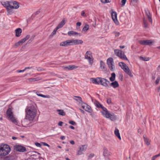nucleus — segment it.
I'll return each mask as SVG.
<instances>
[{"mask_svg": "<svg viewBox=\"0 0 160 160\" xmlns=\"http://www.w3.org/2000/svg\"><path fill=\"white\" fill-rule=\"evenodd\" d=\"M139 0H131V2L134 4H136L138 3Z\"/></svg>", "mask_w": 160, "mask_h": 160, "instance_id": "nucleus-48", "label": "nucleus"}, {"mask_svg": "<svg viewBox=\"0 0 160 160\" xmlns=\"http://www.w3.org/2000/svg\"><path fill=\"white\" fill-rule=\"evenodd\" d=\"M103 154L104 157L109 156L111 155L110 152L106 148H104Z\"/></svg>", "mask_w": 160, "mask_h": 160, "instance_id": "nucleus-23", "label": "nucleus"}, {"mask_svg": "<svg viewBox=\"0 0 160 160\" xmlns=\"http://www.w3.org/2000/svg\"><path fill=\"white\" fill-rule=\"evenodd\" d=\"M66 42L67 46L73 45L72 39L66 40Z\"/></svg>", "mask_w": 160, "mask_h": 160, "instance_id": "nucleus-39", "label": "nucleus"}, {"mask_svg": "<svg viewBox=\"0 0 160 160\" xmlns=\"http://www.w3.org/2000/svg\"><path fill=\"white\" fill-rule=\"evenodd\" d=\"M94 156V154H93L92 153L89 156H88V159H90L92 158Z\"/></svg>", "mask_w": 160, "mask_h": 160, "instance_id": "nucleus-53", "label": "nucleus"}, {"mask_svg": "<svg viewBox=\"0 0 160 160\" xmlns=\"http://www.w3.org/2000/svg\"><path fill=\"white\" fill-rule=\"evenodd\" d=\"M25 71L24 69L23 70H18L16 71V72H17L20 73V72H24Z\"/></svg>", "mask_w": 160, "mask_h": 160, "instance_id": "nucleus-55", "label": "nucleus"}, {"mask_svg": "<svg viewBox=\"0 0 160 160\" xmlns=\"http://www.w3.org/2000/svg\"><path fill=\"white\" fill-rule=\"evenodd\" d=\"M43 145L44 146H48V147H49V145L47 143H45V142H43Z\"/></svg>", "mask_w": 160, "mask_h": 160, "instance_id": "nucleus-63", "label": "nucleus"}, {"mask_svg": "<svg viewBox=\"0 0 160 160\" xmlns=\"http://www.w3.org/2000/svg\"><path fill=\"white\" fill-rule=\"evenodd\" d=\"M57 111L59 112L58 114L60 115L65 116V112L62 110L58 109Z\"/></svg>", "mask_w": 160, "mask_h": 160, "instance_id": "nucleus-35", "label": "nucleus"}, {"mask_svg": "<svg viewBox=\"0 0 160 160\" xmlns=\"http://www.w3.org/2000/svg\"><path fill=\"white\" fill-rule=\"evenodd\" d=\"M30 37V36L27 35L25 38L16 43L14 45V48H17L19 46L22 45L26 41L28 40Z\"/></svg>", "mask_w": 160, "mask_h": 160, "instance_id": "nucleus-7", "label": "nucleus"}, {"mask_svg": "<svg viewBox=\"0 0 160 160\" xmlns=\"http://www.w3.org/2000/svg\"><path fill=\"white\" fill-rule=\"evenodd\" d=\"M81 24V22H77L76 23V25L77 26H80Z\"/></svg>", "mask_w": 160, "mask_h": 160, "instance_id": "nucleus-60", "label": "nucleus"}, {"mask_svg": "<svg viewBox=\"0 0 160 160\" xmlns=\"http://www.w3.org/2000/svg\"><path fill=\"white\" fill-rule=\"evenodd\" d=\"M72 40L73 45L81 44L83 43V41L81 40L72 39Z\"/></svg>", "mask_w": 160, "mask_h": 160, "instance_id": "nucleus-19", "label": "nucleus"}, {"mask_svg": "<svg viewBox=\"0 0 160 160\" xmlns=\"http://www.w3.org/2000/svg\"><path fill=\"white\" fill-rule=\"evenodd\" d=\"M14 148L17 151L21 152H24L26 151V148L21 145H15L14 147Z\"/></svg>", "mask_w": 160, "mask_h": 160, "instance_id": "nucleus-11", "label": "nucleus"}, {"mask_svg": "<svg viewBox=\"0 0 160 160\" xmlns=\"http://www.w3.org/2000/svg\"><path fill=\"white\" fill-rule=\"evenodd\" d=\"M75 97L77 98L78 99H75V100L78 101H79L83 103L82 101V98L81 97L79 96H76Z\"/></svg>", "mask_w": 160, "mask_h": 160, "instance_id": "nucleus-44", "label": "nucleus"}, {"mask_svg": "<svg viewBox=\"0 0 160 160\" xmlns=\"http://www.w3.org/2000/svg\"><path fill=\"white\" fill-rule=\"evenodd\" d=\"M116 37H118L120 35V33L118 32H114L113 33Z\"/></svg>", "mask_w": 160, "mask_h": 160, "instance_id": "nucleus-49", "label": "nucleus"}, {"mask_svg": "<svg viewBox=\"0 0 160 160\" xmlns=\"http://www.w3.org/2000/svg\"><path fill=\"white\" fill-rule=\"evenodd\" d=\"M19 7V3L14 1H11L10 3V8L17 9Z\"/></svg>", "mask_w": 160, "mask_h": 160, "instance_id": "nucleus-12", "label": "nucleus"}, {"mask_svg": "<svg viewBox=\"0 0 160 160\" xmlns=\"http://www.w3.org/2000/svg\"><path fill=\"white\" fill-rule=\"evenodd\" d=\"M69 123L72 125H76V123L75 122H74L72 121H70L69 122Z\"/></svg>", "mask_w": 160, "mask_h": 160, "instance_id": "nucleus-51", "label": "nucleus"}, {"mask_svg": "<svg viewBox=\"0 0 160 160\" xmlns=\"http://www.w3.org/2000/svg\"><path fill=\"white\" fill-rule=\"evenodd\" d=\"M10 151V148L8 145L4 144L0 146V156H5L8 155Z\"/></svg>", "mask_w": 160, "mask_h": 160, "instance_id": "nucleus-2", "label": "nucleus"}, {"mask_svg": "<svg viewBox=\"0 0 160 160\" xmlns=\"http://www.w3.org/2000/svg\"><path fill=\"white\" fill-rule=\"evenodd\" d=\"M36 93L38 96L41 97H42L44 98H49L50 97L48 95H45L42 94H39L38 92H36Z\"/></svg>", "mask_w": 160, "mask_h": 160, "instance_id": "nucleus-37", "label": "nucleus"}, {"mask_svg": "<svg viewBox=\"0 0 160 160\" xmlns=\"http://www.w3.org/2000/svg\"><path fill=\"white\" fill-rule=\"evenodd\" d=\"M160 156V153L157 155H156L152 157V160H155V159L158 157Z\"/></svg>", "mask_w": 160, "mask_h": 160, "instance_id": "nucleus-46", "label": "nucleus"}, {"mask_svg": "<svg viewBox=\"0 0 160 160\" xmlns=\"http://www.w3.org/2000/svg\"><path fill=\"white\" fill-rule=\"evenodd\" d=\"M60 45L61 46L66 47L67 46L66 41L61 42Z\"/></svg>", "mask_w": 160, "mask_h": 160, "instance_id": "nucleus-41", "label": "nucleus"}, {"mask_svg": "<svg viewBox=\"0 0 160 160\" xmlns=\"http://www.w3.org/2000/svg\"><path fill=\"white\" fill-rule=\"evenodd\" d=\"M114 52L116 55L120 58L121 59L128 60V59L124 54V52L122 51L116 49L114 50Z\"/></svg>", "mask_w": 160, "mask_h": 160, "instance_id": "nucleus-6", "label": "nucleus"}, {"mask_svg": "<svg viewBox=\"0 0 160 160\" xmlns=\"http://www.w3.org/2000/svg\"><path fill=\"white\" fill-rule=\"evenodd\" d=\"M106 156L104 157L105 160H111L110 158Z\"/></svg>", "mask_w": 160, "mask_h": 160, "instance_id": "nucleus-57", "label": "nucleus"}, {"mask_svg": "<svg viewBox=\"0 0 160 160\" xmlns=\"http://www.w3.org/2000/svg\"><path fill=\"white\" fill-rule=\"evenodd\" d=\"M87 146L86 145H84L80 146L78 150L77 155H81L83 154V152H85L87 149Z\"/></svg>", "mask_w": 160, "mask_h": 160, "instance_id": "nucleus-8", "label": "nucleus"}, {"mask_svg": "<svg viewBox=\"0 0 160 160\" xmlns=\"http://www.w3.org/2000/svg\"><path fill=\"white\" fill-rule=\"evenodd\" d=\"M78 66L74 65H69L67 67H65L64 68V69H67L68 70H70L76 69L78 68Z\"/></svg>", "mask_w": 160, "mask_h": 160, "instance_id": "nucleus-16", "label": "nucleus"}, {"mask_svg": "<svg viewBox=\"0 0 160 160\" xmlns=\"http://www.w3.org/2000/svg\"><path fill=\"white\" fill-rule=\"evenodd\" d=\"M107 63L108 66L110 70L114 71L115 69V68L114 65L113 59L112 58H109L107 60Z\"/></svg>", "mask_w": 160, "mask_h": 160, "instance_id": "nucleus-4", "label": "nucleus"}, {"mask_svg": "<svg viewBox=\"0 0 160 160\" xmlns=\"http://www.w3.org/2000/svg\"><path fill=\"white\" fill-rule=\"evenodd\" d=\"M81 15L82 16H84V17H85L86 16L85 15V13L83 11H82V13H81Z\"/></svg>", "mask_w": 160, "mask_h": 160, "instance_id": "nucleus-58", "label": "nucleus"}, {"mask_svg": "<svg viewBox=\"0 0 160 160\" xmlns=\"http://www.w3.org/2000/svg\"><path fill=\"white\" fill-rule=\"evenodd\" d=\"M100 68L103 71H105L106 70L105 64L103 61L102 60L100 62Z\"/></svg>", "mask_w": 160, "mask_h": 160, "instance_id": "nucleus-27", "label": "nucleus"}, {"mask_svg": "<svg viewBox=\"0 0 160 160\" xmlns=\"http://www.w3.org/2000/svg\"><path fill=\"white\" fill-rule=\"evenodd\" d=\"M63 122H62L60 121L58 122V125L59 126H62Z\"/></svg>", "mask_w": 160, "mask_h": 160, "instance_id": "nucleus-59", "label": "nucleus"}, {"mask_svg": "<svg viewBox=\"0 0 160 160\" xmlns=\"http://www.w3.org/2000/svg\"><path fill=\"white\" fill-rule=\"evenodd\" d=\"M33 68V67H26L25 68H24V70L25 71L27 69H31L32 68Z\"/></svg>", "mask_w": 160, "mask_h": 160, "instance_id": "nucleus-62", "label": "nucleus"}, {"mask_svg": "<svg viewBox=\"0 0 160 160\" xmlns=\"http://www.w3.org/2000/svg\"><path fill=\"white\" fill-rule=\"evenodd\" d=\"M116 74L114 72H113L111 74V76L110 78V80L111 82H113L114 81L115 79Z\"/></svg>", "mask_w": 160, "mask_h": 160, "instance_id": "nucleus-33", "label": "nucleus"}, {"mask_svg": "<svg viewBox=\"0 0 160 160\" xmlns=\"http://www.w3.org/2000/svg\"><path fill=\"white\" fill-rule=\"evenodd\" d=\"M8 159L9 160H14L16 158V156L15 155H11L8 157Z\"/></svg>", "mask_w": 160, "mask_h": 160, "instance_id": "nucleus-36", "label": "nucleus"}, {"mask_svg": "<svg viewBox=\"0 0 160 160\" xmlns=\"http://www.w3.org/2000/svg\"><path fill=\"white\" fill-rule=\"evenodd\" d=\"M101 1L102 3H105L110 2L111 1H109V0H101Z\"/></svg>", "mask_w": 160, "mask_h": 160, "instance_id": "nucleus-45", "label": "nucleus"}, {"mask_svg": "<svg viewBox=\"0 0 160 160\" xmlns=\"http://www.w3.org/2000/svg\"><path fill=\"white\" fill-rule=\"evenodd\" d=\"M15 36L17 37H20L22 32V30L20 28H18L15 30Z\"/></svg>", "mask_w": 160, "mask_h": 160, "instance_id": "nucleus-18", "label": "nucleus"}, {"mask_svg": "<svg viewBox=\"0 0 160 160\" xmlns=\"http://www.w3.org/2000/svg\"><path fill=\"white\" fill-rule=\"evenodd\" d=\"M157 70L160 72V65H159L157 68Z\"/></svg>", "mask_w": 160, "mask_h": 160, "instance_id": "nucleus-64", "label": "nucleus"}, {"mask_svg": "<svg viewBox=\"0 0 160 160\" xmlns=\"http://www.w3.org/2000/svg\"><path fill=\"white\" fill-rule=\"evenodd\" d=\"M143 138L144 139V142H145L146 144L148 145L150 144V141L148 138L146 136H143Z\"/></svg>", "mask_w": 160, "mask_h": 160, "instance_id": "nucleus-34", "label": "nucleus"}, {"mask_svg": "<svg viewBox=\"0 0 160 160\" xmlns=\"http://www.w3.org/2000/svg\"><path fill=\"white\" fill-rule=\"evenodd\" d=\"M7 11L9 14H11L12 13V10L11 9V8H9V10H7Z\"/></svg>", "mask_w": 160, "mask_h": 160, "instance_id": "nucleus-56", "label": "nucleus"}, {"mask_svg": "<svg viewBox=\"0 0 160 160\" xmlns=\"http://www.w3.org/2000/svg\"><path fill=\"white\" fill-rule=\"evenodd\" d=\"M138 42L140 44L143 45H150L152 42L151 40H140Z\"/></svg>", "mask_w": 160, "mask_h": 160, "instance_id": "nucleus-15", "label": "nucleus"}, {"mask_svg": "<svg viewBox=\"0 0 160 160\" xmlns=\"http://www.w3.org/2000/svg\"><path fill=\"white\" fill-rule=\"evenodd\" d=\"M36 68H37V70L38 71H41L45 70V69H43V68H41L40 67Z\"/></svg>", "mask_w": 160, "mask_h": 160, "instance_id": "nucleus-52", "label": "nucleus"}, {"mask_svg": "<svg viewBox=\"0 0 160 160\" xmlns=\"http://www.w3.org/2000/svg\"><path fill=\"white\" fill-rule=\"evenodd\" d=\"M89 28V25L88 24H86L82 29V31H87Z\"/></svg>", "mask_w": 160, "mask_h": 160, "instance_id": "nucleus-38", "label": "nucleus"}, {"mask_svg": "<svg viewBox=\"0 0 160 160\" xmlns=\"http://www.w3.org/2000/svg\"><path fill=\"white\" fill-rule=\"evenodd\" d=\"M145 12L147 16L148 17L149 22L151 23H152V20L150 16V14L149 10L148 9L145 10Z\"/></svg>", "mask_w": 160, "mask_h": 160, "instance_id": "nucleus-17", "label": "nucleus"}, {"mask_svg": "<svg viewBox=\"0 0 160 160\" xmlns=\"http://www.w3.org/2000/svg\"><path fill=\"white\" fill-rule=\"evenodd\" d=\"M105 118H109L111 120L113 121L117 119L116 116L113 113H110L109 112L104 116Z\"/></svg>", "mask_w": 160, "mask_h": 160, "instance_id": "nucleus-10", "label": "nucleus"}, {"mask_svg": "<svg viewBox=\"0 0 160 160\" xmlns=\"http://www.w3.org/2000/svg\"><path fill=\"white\" fill-rule=\"evenodd\" d=\"M35 144L37 147H41V144L38 142H35Z\"/></svg>", "mask_w": 160, "mask_h": 160, "instance_id": "nucleus-54", "label": "nucleus"}, {"mask_svg": "<svg viewBox=\"0 0 160 160\" xmlns=\"http://www.w3.org/2000/svg\"><path fill=\"white\" fill-rule=\"evenodd\" d=\"M118 65L123 70L125 68H127V65L124 62H121L118 63Z\"/></svg>", "mask_w": 160, "mask_h": 160, "instance_id": "nucleus-32", "label": "nucleus"}, {"mask_svg": "<svg viewBox=\"0 0 160 160\" xmlns=\"http://www.w3.org/2000/svg\"><path fill=\"white\" fill-rule=\"evenodd\" d=\"M92 102H93L95 106L98 108H100L102 105L98 101L96 100H92Z\"/></svg>", "mask_w": 160, "mask_h": 160, "instance_id": "nucleus-25", "label": "nucleus"}, {"mask_svg": "<svg viewBox=\"0 0 160 160\" xmlns=\"http://www.w3.org/2000/svg\"><path fill=\"white\" fill-rule=\"evenodd\" d=\"M68 35L70 36H71L72 35H79V36H80V34L79 33H78L76 32L73 31H69L68 32Z\"/></svg>", "mask_w": 160, "mask_h": 160, "instance_id": "nucleus-31", "label": "nucleus"}, {"mask_svg": "<svg viewBox=\"0 0 160 160\" xmlns=\"http://www.w3.org/2000/svg\"><path fill=\"white\" fill-rule=\"evenodd\" d=\"M98 79L99 80V84H101V85L106 87H108V85L107 83H109L110 82L108 80L101 78H100Z\"/></svg>", "mask_w": 160, "mask_h": 160, "instance_id": "nucleus-9", "label": "nucleus"}, {"mask_svg": "<svg viewBox=\"0 0 160 160\" xmlns=\"http://www.w3.org/2000/svg\"><path fill=\"white\" fill-rule=\"evenodd\" d=\"M7 115L8 119L13 123L17 124L18 120L13 114L11 108H9L7 111Z\"/></svg>", "mask_w": 160, "mask_h": 160, "instance_id": "nucleus-3", "label": "nucleus"}, {"mask_svg": "<svg viewBox=\"0 0 160 160\" xmlns=\"http://www.w3.org/2000/svg\"><path fill=\"white\" fill-rule=\"evenodd\" d=\"M103 110V111H101V113L102 115L104 117L105 115H106V114H107L109 112L107 108L104 107L102 105L100 107Z\"/></svg>", "mask_w": 160, "mask_h": 160, "instance_id": "nucleus-22", "label": "nucleus"}, {"mask_svg": "<svg viewBox=\"0 0 160 160\" xmlns=\"http://www.w3.org/2000/svg\"><path fill=\"white\" fill-rule=\"evenodd\" d=\"M65 20L63 19L62 21L59 23L58 26L56 27V28L58 29L59 28H62L63 26L65 24Z\"/></svg>", "mask_w": 160, "mask_h": 160, "instance_id": "nucleus-30", "label": "nucleus"}, {"mask_svg": "<svg viewBox=\"0 0 160 160\" xmlns=\"http://www.w3.org/2000/svg\"><path fill=\"white\" fill-rule=\"evenodd\" d=\"M70 143L72 145H74L75 144V142L74 141L71 140L70 141Z\"/></svg>", "mask_w": 160, "mask_h": 160, "instance_id": "nucleus-61", "label": "nucleus"}, {"mask_svg": "<svg viewBox=\"0 0 160 160\" xmlns=\"http://www.w3.org/2000/svg\"><path fill=\"white\" fill-rule=\"evenodd\" d=\"M10 2H2V5L5 7L7 10H9Z\"/></svg>", "mask_w": 160, "mask_h": 160, "instance_id": "nucleus-20", "label": "nucleus"}, {"mask_svg": "<svg viewBox=\"0 0 160 160\" xmlns=\"http://www.w3.org/2000/svg\"><path fill=\"white\" fill-rule=\"evenodd\" d=\"M37 109L35 106L30 105L25 109V118L22 121V123L23 125L24 122L27 120L32 121L35 117L37 113Z\"/></svg>", "mask_w": 160, "mask_h": 160, "instance_id": "nucleus-1", "label": "nucleus"}, {"mask_svg": "<svg viewBox=\"0 0 160 160\" xmlns=\"http://www.w3.org/2000/svg\"><path fill=\"white\" fill-rule=\"evenodd\" d=\"M39 80V78H29L28 79V80L30 82L32 81H38Z\"/></svg>", "mask_w": 160, "mask_h": 160, "instance_id": "nucleus-40", "label": "nucleus"}, {"mask_svg": "<svg viewBox=\"0 0 160 160\" xmlns=\"http://www.w3.org/2000/svg\"><path fill=\"white\" fill-rule=\"evenodd\" d=\"M111 15L112 19L114 22V23L116 25H118L119 22L117 19V14L116 12L114 11H113L111 13Z\"/></svg>", "mask_w": 160, "mask_h": 160, "instance_id": "nucleus-14", "label": "nucleus"}, {"mask_svg": "<svg viewBox=\"0 0 160 160\" xmlns=\"http://www.w3.org/2000/svg\"><path fill=\"white\" fill-rule=\"evenodd\" d=\"M82 107L87 112H92V110L90 106L86 103H83V104L82 105Z\"/></svg>", "mask_w": 160, "mask_h": 160, "instance_id": "nucleus-13", "label": "nucleus"}, {"mask_svg": "<svg viewBox=\"0 0 160 160\" xmlns=\"http://www.w3.org/2000/svg\"><path fill=\"white\" fill-rule=\"evenodd\" d=\"M160 80V76H158L157 77V79L155 82V84L156 85H158L159 82Z\"/></svg>", "mask_w": 160, "mask_h": 160, "instance_id": "nucleus-42", "label": "nucleus"}, {"mask_svg": "<svg viewBox=\"0 0 160 160\" xmlns=\"http://www.w3.org/2000/svg\"><path fill=\"white\" fill-rule=\"evenodd\" d=\"M143 27L145 29L148 28H149V25L148 24V22L144 18H143Z\"/></svg>", "mask_w": 160, "mask_h": 160, "instance_id": "nucleus-26", "label": "nucleus"}, {"mask_svg": "<svg viewBox=\"0 0 160 160\" xmlns=\"http://www.w3.org/2000/svg\"><path fill=\"white\" fill-rule=\"evenodd\" d=\"M107 102L108 104H111L112 102L111 99L110 98L107 99Z\"/></svg>", "mask_w": 160, "mask_h": 160, "instance_id": "nucleus-50", "label": "nucleus"}, {"mask_svg": "<svg viewBox=\"0 0 160 160\" xmlns=\"http://www.w3.org/2000/svg\"><path fill=\"white\" fill-rule=\"evenodd\" d=\"M85 58L88 60L89 64L92 65L93 62V58L90 51H88L86 52L85 55Z\"/></svg>", "mask_w": 160, "mask_h": 160, "instance_id": "nucleus-5", "label": "nucleus"}, {"mask_svg": "<svg viewBox=\"0 0 160 160\" xmlns=\"http://www.w3.org/2000/svg\"><path fill=\"white\" fill-rule=\"evenodd\" d=\"M114 132L116 136H117L119 140H121V138L120 136L118 129L117 128H116Z\"/></svg>", "mask_w": 160, "mask_h": 160, "instance_id": "nucleus-28", "label": "nucleus"}, {"mask_svg": "<svg viewBox=\"0 0 160 160\" xmlns=\"http://www.w3.org/2000/svg\"><path fill=\"white\" fill-rule=\"evenodd\" d=\"M110 85L112 87L114 88H116L119 87V84L117 81H114L113 82L110 83Z\"/></svg>", "mask_w": 160, "mask_h": 160, "instance_id": "nucleus-24", "label": "nucleus"}, {"mask_svg": "<svg viewBox=\"0 0 160 160\" xmlns=\"http://www.w3.org/2000/svg\"><path fill=\"white\" fill-rule=\"evenodd\" d=\"M127 1V0H122L121 3H122V6H124L125 3H126Z\"/></svg>", "mask_w": 160, "mask_h": 160, "instance_id": "nucleus-47", "label": "nucleus"}, {"mask_svg": "<svg viewBox=\"0 0 160 160\" xmlns=\"http://www.w3.org/2000/svg\"><path fill=\"white\" fill-rule=\"evenodd\" d=\"M123 71L129 76H130L132 77L133 76V75L132 74L129 68L127 66V68H125L124 69H123Z\"/></svg>", "mask_w": 160, "mask_h": 160, "instance_id": "nucleus-21", "label": "nucleus"}, {"mask_svg": "<svg viewBox=\"0 0 160 160\" xmlns=\"http://www.w3.org/2000/svg\"><path fill=\"white\" fill-rule=\"evenodd\" d=\"M91 78V80L92 82L93 83L97 84H99V78Z\"/></svg>", "mask_w": 160, "mask_h": 160, "instance_id": "nucleus-29", "label": "nucleus"}, {"mask_svg": "<svg viewBox=\"0 0 160 160\" xmlns=\"http://www.w3.org/2000/svg\"><path fill=\"white\" fill-rule=\"evenodd\" d=\"M58 29L56 28L53 31L51 34L50 35V36H53V35L56 34V32Z\"/></svg>", "mask_w": 160, "mask_h": 160, "instance_id": "nucleus-43", "label": "nucleus"}]
</instances>
